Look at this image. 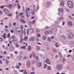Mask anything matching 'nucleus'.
Instances as JSON below:
<instances>
[{"mask_svg": "<svg viewBox=\"0 0 74 74\" xmlns=\"http://www.w3.org/2000/svg\"><path fill=\"white\" fill-rule=\"evenodd\" d=\"M12 38H13V40H12V41L13 42L14 44L15 45H16V47H19V45L18 44V41L16 38L15 36L12 37Z\"/></svg>", "mask_w": 74, "mask_h": 74, "instance_id": "f257e3e1", "label": "nucleus"}, {"mask_svg": "<svg viewBox=\"0 0 74 74\" xmlns=\"http://www.w3.org/2000/svg\"><path fill=\"white\" fill-rule=\"evenodd\" d=\"M63 68V66L61 64H58L57 66L56 69L58 70H61Z\"/></svg>", "mask_w": 74, "mask_h": 74, "instance_id": "f03ea898", "label": "nucleus"}, {"mask_svg": "<svg viewBox=\"0 0 74 74\" xmlns=\"http://www.w3.org/2000/svg\"><path fill=\"white\" fill-rule=\"evenodd\" d=\"M26 65L27 67L28 68H29L31 66V64L30 63V62L29 61H27V62Z\"/></svg>", "mask_w": 74, "mask_h": 74, "instance_id": "7ed1b4c3", "label": "nucleus"}, {"mask_svg": "<svg viewBox=\"0 0 74 74\" xmlns=\"http://www.w3.org/2000/svg\"><path fill=\"white\" fill-rule=\"evenodd\" d=\"M30 11V12H32V10H30V8H29L26 9L25 10L26 14L27 15L28 14H28V13H29Z\"/></svg>", "mask_w": 74, "mask_h": 74, "instance_id": "20e7f679", "label": "nucleus"}, {"mask_svg": "<svg viewBox=\"0 0 74 74\" xmlns=\"http://www.w3.org/2000/svg\"><path fill=\"white\" fill-rule=\"evenodd\" d=\"M74 37V35L72 33H70L69 35V38H72Z\"/></svg>", "mask_w": 74, "mask_h": 74, "instance_id": "39448f33", "label": "nucleus"}, {"mask_svg": "<svg viewBox=\"0 0 74 74\" xmlns=\"http://www.w3.org/2000/svg\"><path fill=\"white\" fill-rule=\"evenodd\" d=\"M19 21L21 23H26V22L24 19H23L22 18H20L19 19Z\"/></svg>", "mask_w": 74, "mask_h": 74, "instance_id": "423d86ee", "label": "nucleus"}, {"mask_svg": "<svg viewBox=\"0 0 74 74\" xmlns=\"http://www.w3.org/2000/svg\"><path fill=\"white\" fill-rule=\"evenodd\" d=\"M9 49L10 51H13L14 49V46H10L9 47Z\"/></svg>", "mask_w": 74, "mask_h": 74, "instance_id": "0eeeda50", "label": "nucleus"}, {"mask_svg": "<svg viewBox=\"0 0 74 74\" xmlns=\"http://www.w3.org/2000/svg\"><path fill=\"white\" fill-rule=\"evenodd\" d=\"M36 11V9H34V10H33L32 13L31 12L30 13V16H32L30 15V14H31V15H34V13H35V12Z\"/></svg>", "mask_w": 74, "mask_h": 74, "instance_id": "6e6552de", "label": "nucleus"}, {"mask_svg": "<svg viewBox=\"0 0 74 74\" xmlns=\"http://www.w3.org/2000/svg\"><path fill=\"white\" fill-rule=\"evenodd\" d=\"M3 11L5 13V14H8L9 13L8 10L6 9H4Z\"/></svg>", "mask_w": 74, "mask_h": 74, "instance_id": "1a4fd4ad", "label": "nucleus"}, {"mask_svg": "<svg viewBox=\"0 0 74 74\" xmlns=\"http://www.w3.org/2000/svg\"><path fill=\"white\" fill-rule=\"evenodd\" d=\"M67 5L69 8H73V3L72 4H67Z\"/></svg>", "mask_w": 74, "mask_h": 74, "instance_id": "9d476101", "label": "nucleus"}, {"mask_svg": "<svg viewBox=\"0 0 74 74\" xmlns=\"http://www.w3.org/2000/svg\"><path fill=\"white\" fill-rule=\"evenodd\" d=\"M29 41H34V37L33 36L31 38V39H30L29 40Z\"/></svg>", "mask_w": 74, "mask_h": 74, "instance_id": "9b49d317", "label": "nucleus"}, {"mask_svg": "<svg viewBox=\"0 0 74 74\" xmlns=\"http://www.w3.org/2000/svg\"><path fill=\"white\" fill-rule=\"evenodd\" d=\"M46 62L47 63V64H50L51 63V62H50V61H49V60L48 59H47L46 61Z\"/></svg>", "mask_w": 74, "mask_h": 74, "instance_id": "f8f14e48", "label": "nucleus"}, {"mask_svg": "<svg viewBox=\"0 0 74 74\" xmlns=\"http://www.w3.org/2000/svg\"><path fill=\"white\" fill-rule=\"evenodd\" d=\"M42 65V64L41 62H39L38 63L37 66H38V67H41Z\"/></svg>", "mask_w": 74, "mask_h": 74, "instance_id": "ddd939ff", "label": "nucleus"}, {"mask_svg": "<svg viewBox=\"0 0 74 74\" xmlns=\"http://www.w3.org/2000/svg\"><path fill=\"white\" fill-rule=\"evenodd\" d=\"M2 37H3L4 38H6V33H4L3 35H2Z\"/></svg>", "mask_w": 74, "mask_h": 74, "instance_id": "4468645a", "label": "nucleus"}, {"mask_svg": "<svg viewBox=\"0 0 74 74\" xmlns=\"http://www.w3.org/2000/svg\"><path fill=\"white\" fill-rule=\"evenodd\" d=\"M73 4V2L70 1H69L67 2V4Z\"/></svg>", "mask_w": 74, "mask_h": 74, "instance_id": "2eb2a0df", "label": "nucleus"}, {"mask_svg": "<svg viewBox=\"0 0 74 74\" xmlns=\"http://www.w3.org/2000/svg\"><path fill=\"white\" fill-rule=\"evenodd\" d=\"M47 39V37L45 36H43L42 40L43 41H45Z\"/></svg>", "mask_w": 74, "mask_h": 74, "instance_id": "dca6fc26", "label": "nucleus"}, {"mask_svg": "<svg viewBox=\"0 0 74 74\" xmlns=\"http://www.w3.org/2000/svg\"><path fill=\"white\" fill-rule=\"evenodd\" d=\"M22 58V56H18L17 57V59H18L19 60H20L21 59V58Z\"/></svg>", "mask_w": 74, "mask_h": 74, "instance_id": "f3484780", "label": "nucleus"}, {"mask_svg": "<svg viewBox=\"0 0 74 74\" xmlns=\"http://www.w3.org/2000/svg\"><path fill=\"white\" fill-rule=\"evenodd\" d=\"M47 69L49 71L51 70V67L50 66H48L47 67Z\"/></svg>", "mask_w": 74, "mask_h": 74, "instance_id": "a211bd4d", "label": "nucleus"}, {"mask_svg": "<svg viewBox=\"0 0 74 74\" xmlns=\"http://www.w3.org/2000/svg\"><path fill=\"white\" fill-rule=\"evenodd\" d=\"M59 11L60 12H63V9L62 8H60L59 10Z\"/></svg>", "mask_w": 74, "mask_h": 74, "instance_id": "6ab92c4d", "label": "nucleus"}, {"mask_svg": "<svg viewBox=\"0 0 74 74\" xmlns=\"http://www.w3.org/2000/svg\"><path fill=\"white\" fill-rule=\"evenodd\" d=\"M68 25L69 26H72V25H73V24H72L71 22L69 21L68 22Z\"/></svg>", "mask_w": 74, "mask_h": 74, "instance_id": "aec40b11", "label": "nucleus"}, {"mask_svg": "<svg viewBox=\"0 0 74 74\" xmlns=\"http://www.w3.org/2000/svg\"><path fill=\"white\" fill-rule=\"evenodd\" d=\"M47 38L48 41L49 42H51V38L50 37H48Z\"/></svg>", "mask_w": 74, "mask_h": 74, "instance_id": "412c9836", "label": "nucleus"}, {"mask_svg": "<svg viewBox=\"0 0 74 74\" xmlns=\"http://www.w3.org/2000/svg\"><path fill=\"white\" fill-rule=\"evenodd\" d=\"M20 48H21V49H26V46H23L21 47Z\"/></svg>", "mask_w": 74, "mask_h": 74, "instance_id": "4be33fe9", "label": "nucleus"}, {"mask_svg": "<svg viewBox=\"0 0 74 74\" xmlns=\"http://www.w3.org/2000/svg\"><path fill=\"white\" fill-rule=\"evenodd\" d=\"M33 55L34 56V57H35V53H34V54H32L30 55L29 57L31 58H32V56Z\"/></svg>", "mask_w": 74, "mask_h": 74, "instance_id": "5701e85b", "label": "nucleus"}, {"mask_svg": "<svg viewBox=\"0 0 74 74\" xmlns=\"http://www.w3.org/2000/svg\"><path fill=\"white\" fill-rule=\"evenodd\" d=\"M9 7H10V8H12L13 7V5L12 4H9L8 5Z\"/></svg>", "mask_w": 74, "mask_h": 74, "instance_id": "b1692460", "label": "nucleus"}, {"mask_svg": "<svg viewBox=\"0 0 74 74\" xmlns=\"http://www.w3.org/2000/svg\"><path fill=\"white\" fill-rule=\"evenodd\" d=\"M69 18L70 19H72V20H73V19H74L71 16H69Z\"/></svg>", "mask_w": 74, "mask_h": 74, "instance_id": "393cba45", "label": "nucleus"}, {"mask_svg": "<svg viewBox=\"0 0 74 74\" xmlns=\"http://www.w3.org/2000/svg\"><path fill=\"white\" fill-rule=\"evenodd\" d=\"M27 50L28 51H31V50H32V48L31 47H29L27 49Z\"/></svg>", "mask_w": 74, "mask_h": 74, "instance_id": "a878e982", "label": "nucleus"}, {"mask_svg": "<svg viewBox=\"0 0 74 74\" xmlns=\"http://www.w3.org/2000/svg\"><path fill=\"white\" fill-rule=\"evenodd\" d=\"M61 5H62V6H63V5H64V2H62L61 3Z\"/></svg>", "mask_w": 74, "mask_h": 74, "instance_id": "bb28decb", "label": "nucleus"}, {"mask_svg": "<svg viewBox=\"0 0 74 74\" xmlns=\"http://www.w3.org/2000/svg\"><path fill=\"white\" fill-rule=\"evenodd\" d=\"M24 74H27V71H26L25 69L24 70Z\"/></svg>", "mask_w": 74, "mask_h": 74, "instance_id": "cd10ccee", "label": "nucleus"}, {"mask_svg": "<svg viewBox=\"0 0 74 74\" xmlns=\"http://www.w3.org/2000/svg\"><path fill=\"white\" fill-rule=\"evenodd\" d=\"M23 14V13H19V16H22Z\"/></svg>", "mask_w": 74, "mask_h": 74, "instance_id": "c85d7f7f", "label": "nucleus"}, {"mask_svg": "<svg viewBox=\"0 0 74 74\" xmlns=\"http://www.w3.org/2000/svg\"><path fill=\"white\" fill-rule=\"evenodd\" d=\"M10 33H9L7 36V38H10Z\"/></svg>", "mask_w": 74, "mask_h": 74, "instance_id": "c756f323", "label": "nucleus"}, {"mask_svg": "<svg viewBox=\"0 0 74 74\" xmlns=\"http://www.w3.org/2000/svg\"><path fill=\"white\" fill-rule=\"evenodd\" d=\"M18 5V9H20L21 8V6H20V5H19V3L17 4Z\"/></svg>", "mask_w": 74, "mask_h": 74, "instance_id": "7c9ffc66", "label": "nucleus"}, {"mask_svg": "<svg viewBox=\"0 0 74 74\" xmlns=\"http://www.w3.org/2000/svg\"><path fill=\"white\" fill-rule=\"evenodd\" d=\"M53 51L54 52H56V49H53Z\"/></svg>", "mask_w": 74, "mask_h": 74, "instance_id": "2f4dec72", "label": "nucleus"}, {"mask_svg": "<svg viewBox=\"0 0 74 74\" xmlns=\"http://www.w3.org/2000/svg\"><path fill=\"white\" fill-rule=\"evenodd\" d=\"M8 16L11 17L12 16V14H10L8 15Z\"/></svg>", "mask_w": 74, "mask_h": 74, "instance_id": "473e14b6", "label": "nucleus"}, {"mask_svg": "<svg viewBox=\"0 0 74 74\" xmlns=\"http://www.w3.org/2000/svg\"><path fill=\"white\" fill-rule=\"evenodd\" d=\"M28 39V37L27 36H25L24 38L25 40H26Z\"/></svg>", "mask_w": 74, "mask_h": 74, "instance_id": "72a5a7b5", "label": "nucleus"}, {"mask_svg": "<svg viewBox=\"0 0 74 74\" xmlns=\"http://www.w3.org/2000/svg\"><path fill=\"white\" fill-rule=\"evenodd\" d=\"M20 67V66H16V69H19Z\"/></svg>", "mask_w": 74, "mask_h": 74, "instance_id": "f704fd0d", "label": "nucleus"}, {"mask_svg": "<svg viewBox=\"0 0 74 74\" xmlns=\"http://www.w3.org/2000/svg\"><path fill=\"white\" fill-rule=\"evenodd\" d=\"M47 3L48 5H51V2H47Z\"/></svg>", "mask_w": 74, "mask_h": 74, "instance_id": "c9c22d12", "label": "nucleus"}, {"mask_svg": "<svg viewBox=\"0 0 74 74\" xmlns=\"http://www.w3.org/2000/svg\"><path fill=\"white\" fill-rule=\"evenodd\" d=\"M16 23L15 22H14L13 23V26H15L16 25Z\"/></svg>", "mask_w": 74, "mask_h": 74, "instance_id": "e433bc0d", "label": "nucleus"}, {"mask_svg": "<svg viewBox=\"0 0 74 74\" xmlns=\"http://www.w3.org/2000/svg\"><path fill=\"white\" fill-rule=\"evenodd\" d=\"M27 59V57L26 56H25L24 57V58H23V60H25V59Z\"/></svg>", "mask_w": 74, "mask_h": 74, "instance_id": "4c0bfd02", "label": "nucleus"}, {"mask_svg": "<svg viewBox=\"0 0 74 74\" xmlns=\"http://www.w3.org/2000/svg\"><path fill=\"white\" fill-rule=\"evenodd\" d=\"M31 23V22H30L29 23V25L30 27V26H32V24Z\"/></svg>", "mask_w": 74, "mask_h": 74, "instance_id": "58836bf2", "label": "nucleus"}, {"mask_svg": "<svg viewBox=\"0 0 74 74\" xmlns=\"http://www.w3.org/2000/svg\"><path fill=\"white\" fill-rule=\"evenodd\" d=\"M40 49V47L38 46H37V50H39Z\"/></svg>", "mask_w": 74, "mask_h": 74, "instance_id": "ea45409f", "label": "nucleus"}, {"mask_svg": "<svg viewBox=\"0 0 74 74\" xmlns=\"http://www.w3.org/2000/svg\"><path fill=\"white\" fill-rule=\"evenodd\" d=\"M9 26L10 27H12V24L11 23H10L9 24Z\"/></svg>", "mask_w": 74, "mask_h": 74, "instance_id": "a19ab883", "label": "nucleus"}, {"mask_svg": "<svg viewBox=\"0 0 74 74\" xmlns=\"http://www.w3.org/2000/svg\"><path fill=\"white\" fill-rule=\"evenodd\" d=\"M45 33L46 34H49V32H48V31H45Z\"/></svg>", "mask_w": 74, "mask_h": 74, "instance_id": "79ce46f5", "label": "nucleus"}, {"mask_svg": "<svg viewBox=\"0 0 74 74\" xmlns=\"http://www.w3.org/2000/svg\"><path fill=\"white\" fill-rule=\"evenodd\" d=\"M47 65L46 64H45V66L44 67V69H45L47 67Z\"/></svg>", "mask_w": 74, "mask_h": 74, "instance_id": "37998d69", "label": "nucleus"}, {"mask_svg": "<svg viewBox=\"0 0 74 74\" xmlns=\"http://www.w3.org/2000/svg\"><path fill=\"white\" fill-rule=\"evenodd\" d=\"M10 55L11 57H12H12H14V55H13L12 53L10 54Z\"/></svg>", "mask_w": 74, "mask_h": 74, "instance_id": "c03bdc74", "label": "nucleus"}, {"mask_svg": "<svg viewBox=\"0 0 74 74\" xmlns=\"http://www.w3.org/2000/svg\"><path fill=\"white\" fill-rule=\"evenodd\" d=\"M60 19L61 20H63V19H64V17H60Z\"/></svg>", "mask_w": 74, "mask_h": 74, "instance_id": "a18cd8bd", "label": "nucleus"}, {"mask_svg": "<svg viewBox=\"0 0 74 74\" xmlns=\"http://www.w3.org/2000/svg\"><path fill=\"white\" fill-rule=\"evenodd\" d=\"M35 21H36V20H34L32 22V24H34V23H35Z\"/></svg>", "mask_w": 74, "mask_h": 74, "instance_id": "49530a36", "label": "nucleus"}, {"mask_svg": "<svg viewBox=\"0 0 74 74\" xmlns=\"http://www.w3.org/2000/svg\"><path fill=\"white\" fill-rule=\"evenodd\" d=\"M35 63V61H33L32 62V64H34Z\"/></svg>", "mask_w": 74, "mask_h": 74, "instance_id": "de8ad7c7", "label": "nucleus"}, {"mask_svg": "<svg viewBox=\"0 0 74 74\" xmlns=\"http://www.w3.org/2000/svg\"><path fill=\"white\" fill-rule=\"evenodd\" d=\"M20 40H22V35L20 36Z\"/></svg>", "mask_w": 74, "mask_h": 74, "instance_id": "09e8293b", "label": "nucleus"}, {"mask_svg": "<svg viewBox=\"0 0 74 74\" xmlns=\"http://www.w3.org/2000/svg\"><path fill=\"white\" fill-rule=\"evenodd\" d=\"M49 33L51 34L52 33V30H50L49 31Z\"/></svg>", "mask_w": 74, "mask_h": 74, "instance_id": "8fccbe9b", "label": "nucleus"}, {"mask_svg": "<svg viewBox=\"0 0 74 74\" xmlns=\"http://www.w3.org/2000/svg\"><path fill=\"white\" fill-rule=\"evenodd\" d=\"M35 58L36 60H38V56H36Z\"/></svg>", "mask_w": 74, "mask_h": 74, "instance_id": "3c124183", "label": "nucleus"}, {"mask_svg": "<svg viewBox=\"0 0 74 74\" xmlns=\"http://www.w3.org/2000/svg\"><path fill=\"white\" fill-rule=\"evenodd\" d=\"M37 37H40V34H37Z\"/></svg>", "mask_w": 74, "mask_h": 74, "instance_id": "603ef678", "label": "nucleus"}, {"mask_svg": "<svg viewBox=\"0 0 74 74\" xmlns=\"http://www.w3.org/2000/svg\"><path fill=\"white\" fill-rule=\"evenodd\" d=\"M23 25H21V30H23Z\"/></svg>", "mask_w": 74, "mask_h": 74, "instance_id": "864d4df0", "label": "nucleus"}, {"mask_svg": "<svg viewBox=\"0 0 74 74\" xmlns=\"http://www.w3.org/2000/svg\"><path fill=\"white\" fill-rule=\"evenodd\" d=\"M3 7H4V5H3L1 6V9H3Z\"/></svg>", "mask_w": 74, "mask_h": 74, "instance_id": "5fc2aeb1", "label": "nucleus"}, {"mask_svg": "<svg viewBox=\"0 0 74 74\" xmlns=\"http://www.w3.org/2000/svg\"><path fill=\"white\" fill-rule=\"evenodd\" d=\"M36 41H39V39L38 38V37H37L36 38Z\"/></svg>", "mask_w": 74, "mask_h": 74, "instance_id": "6e6d98bb", "label": "nucleus"}, {"mask_svg": "<svg viewBox=\"0 0 74 74\" xmlns=\"http://www.w3.org/2000/svg\"><path fill=\"white\" fill-rule=\"evenodd\" d=\"M10 32H11V33H14V31H13V30H11L10 31Z\"/></svg>", "mask_w": 74, "mask_h": 74, "instance_id": "4d7b16f0", "label": "nucleus"}, {"mask_svg": "<svg viewBox=\"0 0 74 74\" xmlns=\"http://www.w3.org/2000/svg\"><path fill=\"white\" fill-rule=\"evenodd\" d=\"M19 71H20V72H23V71H24V70H20Z\"/></svg>", "mask_w": 74, "mask_h": 74, "instance_id": "13d9d810", "label": "nucleus"}, {"mask_svg": "<svg viewBox=\"0 0 74 74\" xmlns=\"http://www.w3.org/2000/svg\"><path fill=\"white\" fill-rule=\"evenodd\" d=\"M2 14H3V13L2 12V11L0 10V15H1Z\"/></svg>", "mask_w": 74, "mask_h": 74, "instance_id": "bf43d9fd", "label": "nucleus"}, {"mask_svg": "<svg viewBox=\"0 0 74 74\" xmlns=\"http://www.w3.org/2000/svg\"><path fill=\"white\" fill-rule=\"evenodd\" d=\"M8 47H5V49H6V50H8Z\"/></svg>", "mask_w": 74, "mask_h": 74, "instance_id": "052dcab7", "label": "nucleus"}, {"mask_svg": "<svg viewBox=\"0 0 74 74\" xmlns=\"http://www.w3.org/2000/svg\"><path fill=\"white\" fill-rule=\"evenodd\" d=\"M8 19V17H5L4 19L3 20H7Z\"/></svg>", "mask_w": 74, "mask_h": 74, "instance_id": "680f3d73", "label": "nucleus"}, {"mask_svg": "<svg viewBox=\"0 0 74 74\" xmlns=\"http://www.w3.org/2000/svg\"><path fill=\"white\" fill-rule=\"evenodd\" d=\"M3 58V56H0V59H2Z\"/></svg>", "mask_w": 74, "mask_h": 74, "instance_id": "e2e57ef3", "label": "nucleus"}, {"mask_svg": "<svg viewBox=\"0 0 74 74\" xmlns=\"http://www.w3.org/2000/svg\"><path fill=\"white\" fill-rule=\"evenodd\" d=\"M22 41H23V39L21 40V41H20V42L21 43L22 42Z\"/></svg>", "mask_w": 74, "mask_h": 74, "instance_id": "0e129e2a", "label": "nucleus"}, {"mask_svg": "<svg viewBox=\"0 0 74 74\" xmlns=\"http://www.w3.org/2000/svg\"><path fill=\"white\" fill-rule=\"evenodd\" d=\"M6 62L7 63H9V61L8 60H6Z\"/></svg>", "mask_w": 74, "mask_h": 74, "instance_id": "69168bd1", "label": "nucleus"}, {"mask_svg": "<svg viewBox=\"0 0 74 74\" xmlns=\"http://www.w3.org/2000/svg\"><path fill=\"white\" fill-rule=\"evenodd\" d=\"M36 32H40V30H39V29H37Z\"/></svg>", "mask_w": 74, "mask_h": 74, "instance_id": "338daca9", "label": "nucleus"}, {"mask_svg": "<svg viewBox=\"0 0 74 74\" xmlns=\"http://www.w3.org/2000/svg\"><path fill=\"white\" fill-rule=\"evenodd\" d=\"M31 74H35V72H33L31 73Z\"/></svg>", "mask_w": 74, "mask_h": 74, "instance_id": "774afa93", "label": "nucleus"}]
</instances>
